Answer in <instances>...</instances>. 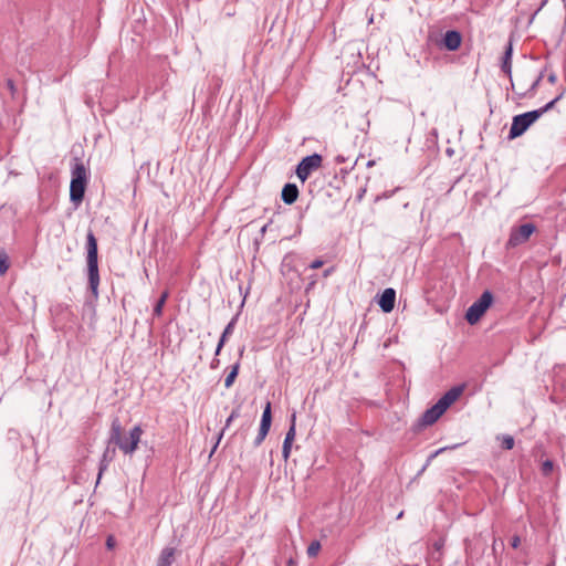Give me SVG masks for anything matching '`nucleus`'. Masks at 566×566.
I'll return each instance as SVG.
<instances>
[{
  "instance_id": "nucleus-15",
  "label": "nucleus",
  "mask_w": 566,
  "mask_h": 566,
  "mask_svg": "<svg viewBox=\"0 0 566 566\" xmlns=\"http://www.w3.org/2000/svg\"><path fill=\"white\" fill-rule=\"evenodd\" d=\"M239 417H240V408L238 407V408H234V409L231 411L230 416L227 418V420H226V424H224V428H223V429L221 430V432L219 433L218 439H217V442H216V444L213 446V448H212V450H211V452H210V455H212V454L214 453V451L217 450V448H218V446H219V443H220V441H221V439H222V437H223V432H224V430H226L227 428H229V427H230V424L232 423V421H233L234 419L239 418Z\"/></svg>"
},
{
  "instance_id": "nucleus-17",
  "label": "nucleus",
  "mask_w": 566,
  "mask_h": 566,
  "mask_svg": "<svg viewBox=\"0 0 566 566\" xmlns=\"http://www.w3.org/2000/svg\"><path fill=\"white\" fill-rule=\"evenodd\" d=\"M114 454H115V449H111L108 446L106 448V450L104 451L101 463H99L98 480L101 479L103 472L107 469L108 464L112 462Z\"/></svg>"
},
{
  "instance_id": "nucleus-1",
  "label": "nucleus",
  "mask_w": 566,
  "mask_h": 566,
  "mask_svg": "<svg viewBox=\"0 0 566 566\" xmlns=\"http://www.w3.org/2000/svg\"><path fill=\"white\" fill-rule=\"evenodd\" d=\"M144 431L140 426H135L127 437L122 434L118 420L113 421L108 443H115L125 455H132L138 448Z\"/></svg>"
},
{
  "instance_id": "nucleus-16",
  "label": "nucleus",
  "mask_w": 566,
  "mask_h": 566,
  "mask_svg": "<svg viewBox=\"0 0 566 566\" xmlns=\"http://www.w3.org/2000/svg\"><path fill=\"white\" fill-rule=\"evenodd\" d=\"M235 318H232L229 324L226 326L221 337H220V340L217 345V348H216V353L214 355L218 356L224 345V343L227 342L228 337L233 333V329H234V326H235Z\"/></svg>"
},
{
  "instance_id": "nucleus-31",
  "label": "nucleus",
  "mask_w": 566,
  "mask_h": 566,
  "mask_svg": "<svg viewBox=\"0 0 566 566\" xmlns=\"http://www.w3.org/2000/svg\"><path fill=\"white\" fill-rule=\"evenodd\" d=\"M331 272H332V270H326V271L324 272V276H328V275L331 274Z\"/></svg>"
},
{
  "instance_id": "nucleus-19",
  "label": "nucleus",
  "mask_w": 566,
  "mask_h": 566,
  "mask_svg": "<svg viewBox=\"0 0 566 566\" xmlns=\"http://www.w3.org/2000/svg\"><path fill=\"white\" fill-rule=\"evenodd\" d=\"M239 369H240V359L231 366V370L230 373L227 375L226 379H224V387L226 388H230L232 387V385L234 384L235 381V378L239 374Z\"/></svg>"
},
{
  "instance_id": "nucleus-24",
  "label": "nucleus",
  "mask_w": 566,
  "mask_h": 566,
  "mask_svg": "<svg viewBox=\"0 0 566 566\" xmlns=\"http://www.w3.org/2000/svg\"><path fill=\"white\" fill-rule=\"evenodd\" d=\"M554 469V464L551 460H546L542 464V473L544 475H549Z\"/></svg>"
},
{
  "instance_id": "nucleus-22",
  "label": "nucleus",
  "mask_w": 566,
  "mask_h": 566,
  "mask_svg": "<svg viewBox=\"0 0 566 566\" xmlns=\"http://www.w3.org/2000/svg\"><path fill=\"white\" fill-rule=\"evenodd\" d=\"M9 269L8 256L6 253H0V275H3Z\"/></svg>"
},
{
  "instance_id": "nucleus-10",
  "label": "nucleus",
  "mask_w": 566,
  "mask_h": 566,
  "mask_svg": "<svg viewBox=\"0 0 566 566\" xmlns=\"http://www.w3.org/2000/svg\"><path fill=\"white\" fill-rule=\"evenodd\" d=\"M295 421H296V415L293 413L291 416V426L286 432V436H285V439L283 441V447H282V455L284 458V460L286 461L289 458H290V454H291V449H292V443L295 439V436H296V424H295Z\"/></svg>"
},
{
  "instance_id": "nucleus-6",
  "label": "nucleus",
  "mask_w": 566,
  "mask_h": 566,
  "mask_svg": "<svg viewBox=\"0 0 566 566\" xmlns=\"http://www.w3.org/2000/svg\"><path fill=\"white\" fill-rule=\"evenodd\" d=\"M492 302V293L490 291H484L482 295L467 310L465 319L468 323L471 325L476 324L491 306Z\"/></svg>"
},
{
  "instance_id": "nucleus-30",
  "label": "nucleus",
  "mask_w": 566,
  "mask_h": 566,
  "mask_svg": "<svg viewBox=\"0 0 566 566\" xmlns=\"http://www.w3.org/2000/svg\"><path fill=\"white\" fill-rule=\"evenodd\" d=\"M548 81H549L551 83H555V81H556V75H555V74H551V75L548 76Z\"/></svg>"
},
{
  "instance_id": "nucleus-25",
  "label": "nucleus",
  "mask_w": 566,
  "mask_h": 566,
  "mask_svg": "<svg viewBox=\"0 0 566 566\" xmlns=\"http://www.w3.org/2000/svg\"><path fill=\"white\" fill-rule=\"evenodd\" d=\"M323 261L322 260H314L310 268L313 269V270H316V269H319L322 265H323Z\"/></svg>"
},
{
  "instance_id": "nucleus-5",
  "label": "nucleus",
  "mask_w": 566,
  "mask_h": 566,
  "mask_svg": "<svg viewBox=\"0 0 566 566\" xmlns=\"http://www.w3.org/2000/svg\"><path fill=\"white\" fill-rule=\"evenodd\" d=\"M87 182V170L84 164L75 160L72 167V179L70 186V199L72 202L78 205L84 198L85 187Z\"/></svg>"
},
{
  "instance_id": "nucleus-35",
  "label": "nucleus",
  "mask_w": 566,
  "mask_h": 566,
  "mask_svg": "<svg viewBox=\"0 0 566 566\" xmlns=\"http://www.w3.org/2000/svg\"><path fill=\"white\" fill-rule=\"evenodd\" d=\"M9 87H12V81H8Z\"/></svg>"
},
{
  "instance_id": "nucleus-21",
  "label": "nucleus",
  "mask_w": 566,
  "mask_h": 566,
  "mask_svg": "<svg viewBox=\"0 0 566 566\" xmlns=\"http://www.w3.org/2000/svg\"><path fill=\"white\" fill-rule=\"evenodd\" d=\"M321 549V544L317 541L312 542L307 547V555L310 557H315Z\"/></svg>"
},
{
  "instance_id": "nucleus-13",
  "label": "nucleus",
  "mask_w": 566,
  "mask_h": 566,
  "mask_svg": "<svg viewBox=\"0 0 566 566\" xmlns=\"http://www.w3.org/2000/svg\"><path fill=\"white\" fill-rule=\"evenodd\" d=\"M298 197V189L294 184H286L282 189V200L286 205H292Z\"/></svg>"
},
{
  "instance_id": "nucleus-9",
  "label": "nucleus",
  "mask_w": 566,
  "mask_h": 566,
  "mask_svg": "<svg viewBox=\"0 0 566 566\" xmlns=\"http://www.w3.org/2000/svg\"><path fill=\"white\" fill-rule=\"evenodd\" d=\"M272 422V415H271V402H266L265 408L262 413L261 423L259 428V433L254 440V444L258 447L260 446L265 437L268 436Z\"/></svg>"
},
{
  "instance_id": "nucleus-23",
  "label": "nucleus",
  "mask_w": 566,
  "mask_h": 566,
  "mask_svg": "<svg viewBox=\"0 0 566 566\" xmlns=\"http://www.w3.org/2000/svg\"><path fill=\"white\" fill-rule=\"evenodd\" d=\"M502 447L506 450H511L514 447V439L512 436H503Z\"/></svg>"
},
{
  "instance_id": "nucleus-2",
  "label": "nucleus",
  "mask_w": 566,
  "mask_h": 566,
  "mask_svg": "<svg viewBox=\"0 0 566 566\" xmlns=\"http://www.w3.org/2000/svg\"><path fill=\"white\" fill-rule=\"evenodd\" d=\"M563 94H559L557 97H555L553 101L544 105L543 107L538 109H534L531 112H526L520 115H516L513 117L509 138L514 139L516 137H520L523 135L527 128L535 123L543 114L548 112L554 107V105L562 98Z\"/></svg>"
},
{
  "instance_id": "nucleus-28",
  "label": "nucleus",
  "mask_w": 566,
  "mask_h": 566,
  "mask_svg": "<svg viewBox=\"0 0 566 566\" xmlns=\"http://www.w3.org/2000/svg\"><path fill=\"white\" fill-rule=\"evenodd\" d=\"M106 545L108 548H113L114 547V538L112 536H109L106 541Z\"/></svg>"
},
{
  "instance_id": "nucleus-20",
  "label": "nucleus",
  "mask_w": 566,
  "mask_h": 566,
  "mask_svg": "<svg viewBox=\"0 0 566 566\" xmlns=\"http://www.w3.org/2000/svg\"><path fill=\"white\" fill-rule=\"evenodd\" d=\"M168 296H169L168 291L163 292L159 300L157 301V303L154 306V310H153L154 316H158V317L161 316L163 308L165 306V303H166Z\"/></svg>"
},
{
  "instance_id": "nucleus-18",
  "label": "nucleus",
  "mask_w": 566,
  "mask_h": 566,
  "mask_svg": "<svg viewBox=\"0 0 566 566\" xmlns=\"http://www.w3.org/2000/svg\"><path fill=\"white\" fill-rule=\"evenodd\" d=\"M512 52H513L512 44L509 43L506 46V50L504 52L503 62H502V71L505 74H507L509 76H511V72H512V63H511Z\"/></svg>"
},
{
  "instance_id": "nucleus-33",
  "label": "nucleus",
  "mask_w": 566,
  "mask_h": 566,
  "mask_svg": "<svg viewBox=\"0 0 566 566\" xmlns=\"http://www.w3.org/2000/svg\"><path fill=\"white\" fill-rule=\"evenodd\" d=\"M547 1H548V0H543V2H542V4H541V8H539V9H542V8L546 4V2H547Z\"/></svg>"
},
{
  "instance_id": "nucleus-26",
  "label": "nucleus",
  "mask_w": 566,
  "mask_h": 566,
  "mask_svg": "<svg viewBox=\"0 0 566 566\" xmlns=\"http://www.w3.org/2000/svg\"><path fill=\"white\" fill-rule=\"evenodd\" d=\"M521 539L518 536H513L511 541V545L513 548H517L520 546Z\"/></svg>"
},
{
  "instance_id": "nucleus-12",
  "label": "nucleus",
  "mask_w": 566,
  "mask_h": 566,
  "mask_svg": "<svg viewBox=\"0 0 566 566\" xmlns=\"http://www.w3.org/2000/svg\"><path fill=\"white\" fill-rule=\"evenodd\" d=\"M461 42H462V36H461L460 32L454 31V30L447 31L443 36V45L450 51L458 50L461 45Z\"/></svg>"
},
{
  "instance_id": "nucleus-7",
  "label": "nucleus",
  "mask_w": 566,
  "mask_h": 566,
  "mask_svg": "<svg viewBox=\"0 0 566 566\" xmlns=\"http://www.w3.org/2000/svg\"><path fill=\"white\" fill-rule=\"evenodd\" d=\"M322 160V156L318 154H313L303 158L296 168V176L298 179L304 182L314 170L321 167Z\"/></svg>"
},
{
  "instance_id": "nucleus-3",
  "label": "nucleus",
  "mask_w": 566,
  "mask_h": 566,
  "mask_svg": "<svg viewBox=\"0 0 566 566\" xmlns=\"http://www.w3.org/2000/svg\"><path fill=\"white\" fill-rule=\"evenodd\" d=\"M463 391L462 387H453L448 390L431 408L427 409L420 421L422 426L433 424L447 409L458 400Z\"/></svg>"
},
{
  "instance_id": "nucleus-4",
  "label": "nucleus",
  "mask_w": 566,
  "mask_h": 566,
  "mask_svg": "<svg viewBox=\"0 0 566 566\" xmlns=\"http://www.w3.org/2000/svg\"><path fill=\"white\" fill-rule=\"evenodd\" d=\"M87 273L90 289L95 297L98 295V263H97V242L92 232L87 234Z\"/></svg>"
},
{
  "instance_id": "nucleus-29",
  "label": "nucleus",
  "mask_w": 566,
  "mask_h": 566,
  "mask_svg": "<svg viewBox=\"0 0 566 566\" xmlns=\"http://www.w3.org/2000/svg\"><path fill=\"white\" fill-rule=\"evenodd\" d=\"M345 160H346V159H345V157H344L343 155H338V156H336V158H335V161H336V163H338V164H340V163H345Z\"/></svg>"
},
{
  "instance_id": "nucleus-11",
  "label": "nucleus",
  "mask_w": 566,
  "mask_h": 566,
  "mask_svg": "<svg viewBox=\"0 0 566 566\" xmlns=\"http://www.w3.org/2000/svg\"><path fill=\"white\" fill-rule=\"evenodd\" d=\"M396 291L391 287L386 289L378 301L379 307L385 313H390L395 307Z\"/></svg>"
},
{
  "instance_id": "nucleus-14",
  "label": "nucleus",
  "mask_w": 566,
  "mask_h": 566,
  "mask_svg": "<svg viewBox=\"0 0 566 566\" xmlns=\"http://www.w3.org/2000/svg\"><path fill=\"white\" fill-rule=\"evenodd\" d=\"M175 560V548L165 547L158 557L157 566H171Z\"/></svg>"
},
{
  "instance_id": "nucleus-32",
  "label": "nucleus",
  "mask_w": 566,
  "mask_h": 566,
  "mask_svg": "<svg viewBox=\"0 0 566 566\" xmlns=\"http://www.w3.org/2000/svg\"><path fill=\"white\" fill-rule=\"evenodd\" d=\"M443 450H444L443 448H442V449L437 450V451H436V453H434V455H437V454L441 453Z\"/></svg>"
},
{
  "instance_id": "nucleus-8",
  "label": "nucleus",
  "mask_w": 566,
  "mask_h": 566,
  "mask_svg": "<svg viewBox=\"0 0 566 566\" xmlns=\"http://www.w3.org/2000/svg\"><path fill=\"white\" fill-rule=\"evenodd\" d=\"M534 231L535 226L533 223H524L518 228L512 229L507 241V247L515 248L517 245L525 243L534 233Z\"/></svg>"
},
{
  "instance_id": "nucleus-27",
  "label": "nucleus",
  "mask_w": 566,
  "mask_h": 566,
  "mask_svg": "<svg viewBox=\"0 0 566 566\" xmlns=\"http://www.w3.org/2000/svg\"><path fill=\"white\" fill-rule=\"evenodd\" d=\"M219 364H220V360L218 358H214V359H212L210 367L212 369H216V368H218Z\"/></svg>"
},
{
  "instance_id": "nucleus-34",
  "label": "nucleus",
  "mask_w": 566,
  "mask_h": 566,
  "mask_svg": "<svg viewBox=\"0 0 566 566\" xmlns=\"http://www.w3.org/2000/svg\"><path fill=\"white\" fill-rule=\"evenodd\" d=\"M243 352H244V348H242V349L240 350V357H242Z\"/></svg>"
}]
</instances>
